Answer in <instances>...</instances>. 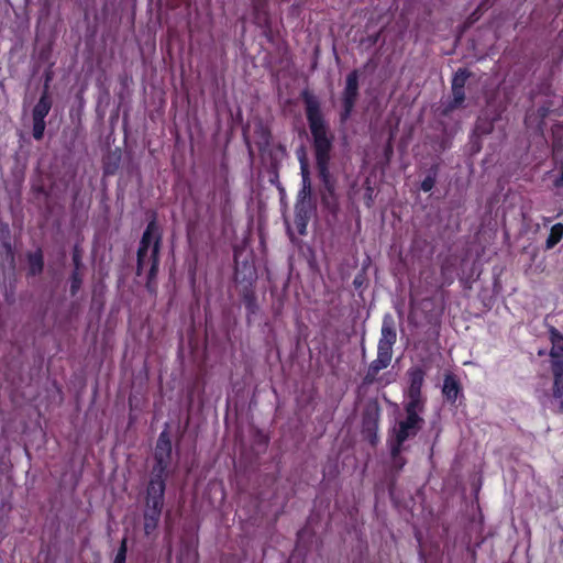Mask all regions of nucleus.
Returning <instances> with one entry per match:
<instances>
[{"mask_svg": "<svg viewBox=\"0 0 563 563\" xmlns=\"http://www.w3.org/2000/svg\"><path fill=\"white\" fill-rule=\"evenodd\" d=\"M51 109V101L46 95H43L33 110V119L42 121L48 114Z\"/></svg>", "mask_w": 563, "mask_h": 563, "instance_id": "9b49d317", "label": "nucleus"}, {"mask_svg": "<svg viewBox=\"0 0 563 563\" xmlns=\"http://www.w3.org/2000/svg\"><path fill=\"white\" fill-rule=\"evenodd\" d=\"M551 362H552V371L554 374V386H553V395L555 398L563 397V336L552 330L551 331Z\"/></svg>", "mask_w": 563, "mask_h": 563, "instance_id": "39448f33", "label": "nucleus"}, {"mask_svg": "<svg viewBox=\"0 0 563 563\" xmlns=\"http://www.w3.org/2000/svg\"><path fill=\"white\" fill-rule=\"evenodd\" d=\"M301 174H302V184H303L302 192L305 195H307L310 191V180H309L308 170L303 164L301 165Z\"/></svg>", "mask_w": 563, "mask_h": 563, "instance_id": "f3484780", "label": "nucleus"}, {"mask_svg": "<svg viewBox=\"0 0 563 563\" xmlns=\"http://www.w3.org/2000/svg\"><path fill=\"white\" fill-rule=\"evenodd\" d=\"M409 387L406 391V404L411 407L423 408V399L421 396V387L424 379V373L419 367H413L408 371Z\"/></svg>", "mask_w": 563, "mask_h": 563, "instance_id": "423d86ee", "label": "nucleus"}, {"mask_svg": "<svg viewBox=\"0 0 563 563\" xmlns=\"http://www.w3.org/2000/svg\"><path fill=\"white\" fill-rule=\"evenodd\" d=\"M159 235L154 223H150L142 236L137 252V268L150 266V274L155 275L158 267Z\"/></svg>", "mask_w": 563, "mask_h": 563, "instance_id": "f03ea898", "label": "nucleus"}, {"mask_svg": "<svg viewBox=\"0 0 563 563\" xmlns=\"http://www.w3.org/2000/svg\"><path fill=\"white\" fill-rule=\"evenodd\" d=\"M563 238V224L556 223L551 228L550 234L547 239V249L554 247Z\"/></svg>", "mask_w": 563, "mask_h": 563, "instance_id": "f8f14e48", "label": "nucleus"}, {"mask_svg": "<svg viewBox=\"0 0 563 563\" xmlns=\"http://www.w3.org/2000/svg\"><path fill=\"white\" fill-rule=\"evenodd\" d=\"M172 453V444L166 431L159 434L155 449L156 466L154 468V476L152 478L161 477L165 482V471L168 464V460Z\"/></svg>", "mask_w": 563, "mask_h": 563, "instance_id": "0eeeda50", "label": "nucleus"}, {"mask_svg": "<svg viewBox=\"0 0 563 563\" xmlns=\"http://www.w3.org/2000/svg\"><path fill=\"white\" fill-rule=\"evenodd\" d=\"M468 75L466 70L460 69L455 73L452 80V88H463Z\"/></svg>", "mask_w": 563, "mask_h": 563, "instance_id": "2eb2a0df", "label": "nucleus"}, {"mask_svg": "<svg viewBox=\"0 0 563 563\" xmlns=\"http://www.w3.org/2000/svg\"><path fill=\"white\" fill-rule=\"evenodd\" d=\"M396 331L391 320L385 319L382 327V336L378 342L382 360L390 361L393 355V345L396 342Z\"/></svg>", "mask_w": 563, "mask_h": 563, "instance_id": "6e6552de", "label": "nucleus"}, {"mask_svg": "<svg viewBox=\"0 0 563 563\" xmlns=\"http://www.w3.org/2000/svg\"><path fill=\"white\" fill-rule=\"evenodd\" d=\"M165 483L158 478H151L146 493V510H145V533H152L158 523L163 500H164Z\"/></svg>", "mask_w": 563, "mask_h": 563, "instance_id": "7ed1b4c3", "label": "nucleus"}, {"mask_svg": "<svg viewBox=\"0 0 563 563\" xmlns=\"http://www.w3.org/2000/svg\"><path fill=\"white\" fill-rule=\"evenodd\" d=\"M357 89L358 76L356 71H352L346 77V85L343 93L344 112L342 114V120H346L350 117L357 96Z\"/></svg>", "mask_w": 563, "mask_h": 563, "instance_id": "1a4fd4ad", "label": "nucleus"}, {"mask_svg": "<svg viewBox=\"0 0 563 563\" xmlns=\"http://www.w3.org/2000/svg\"><path fill=\"white\" fill-rule=\"evenodd\" d=\"M453 99L449 107L450 110L460 107L464 101L463 88H452Z\"/></svg>", "mask_w": 563, "mask_h": 563, "instance_id": "4468645a", "label": "nucleus"}, {"mask_svg": "<svg viewBox=\"0 0 563 563\" xmlns=\"http://www.w3.org/2000/svg\"><path fill=\"white\" fill-rule=\"evenodd\" d=\"M461 391L459 380L456 377L452 374H448L444 377V383L442 387V393L444 397L449 400L454 402L457 399V396Z\"/></svg>", "mask_w": 563, "mask_h": 563, "instance_id": "9d476101", "label": "nucleus"}, {"mask_svg": "<svg viewBox=\"0 0 563 563\" xmlns=\"http://www.w3.org/2000/svg\"><path fill=\"white\" fill-rule=\"evenodd\" d=\"M125 556H126V542H125V540H123L122 544L115 555L114 563H125Z\"/></svg>", "mask_w": 563, "mask_h": 563, "instance_id": "a211bd4d", "label": "nucleus"}, {"mask_svg": "<svg viewBox=\"0 0 563 563\" xmlns=\"http://www.w3.org/2000/svg\"><path fill=\"white\" fill-rule=\"evenodd\" d=\"M434 185V180L431 178V177H427L422 183H421V189L423 191H430L432 189Z\"/></svg>", "mask_w": 563, "mask_h": 563, "instance_id": "aec40b11", "label": "nucleus"}, {"mask_svg": "<svg viewBox=\"0 0 563 563\" xmlns=\"http://www.w3.org/2000/svg\"><path fill=\"white\" fill-rule=\"evenodd\" d=\"M78 286H79L78 280H77L76 278H74V283H73V285H71L73 290L77 289V288H78Z\"/></svg>", "mask_w": 563, "mask_h": 563, "instance_id": "4be33fe9", "label": "nucleus"}, {"mask_svg": "<svg viewBox=\"0 0 563 563\" xmlns=\"http://www.w3.org/2000/svg\"><path fill=\"white\" fill-rule=\"evenodd\" d=\"M33 135L35 139L40 140L43 136L44 130H45V121H38L36 119H33Z\"/></svg>", "mask_w": 563, "mask_h": 563, "instance_id": "dca6fc26", "label": "nucleus"}, {"mask_svg": "<svg viewBox=\"0 0 563 563\" xmlns=\"http://www.w3.org/2000/svg\"><path fill=\"white\" fill-rule=\"evenodd\" d=\"M306 112L310 131L313 136L317 164L320 176L329 190H332L329 183L328 163L330 159L331 139L328 136L325 123L322 119L318 100L308 93L305 96Z\"/></svg>", "mask_w": 563, "mask_h": 563, "instance_id": "f257e3e1", "label": "nucleus"}, {"mask_svg": "<svg viewBox=\"0 0 563 563\" xmlns=\"http://www.w3.org/2000/svg\"><path fill=\"white\" fill-rule=\"evenodd\" d=\"M407 417L398 423L395 428L396 443L391 446L393 455H397L400 452L401 444L410 437H413L421 427L422 418L419 413L423 410L421 407H411L405 405Z\"/></svg>", "mask_w": 563, "mask_h": 563, "instance_id": "20e7f679", "label": "nucleus"}, {"mask_svg": "<svg viewBox=\"0 0 563 563\" xmlns=\"http://www.w3.org/2000/svg\"><path fill=\"white\" fill-rule=\"evenodd\" d=\"M29 265L32 274H37L42 271L43 267V257L40 252H35L30 254L29 256Z\"/></svg>", "mask_w": 563, "mask_h": 563, "instance_id": "ddd939ff", "label": "nucleus"}, {"mask_svg": "<svg viewBox=\"0 0 563 563\" xmlns=\"http://www.w3.org/2000/svg\"><path fill=\"white\" fill-rule=\"evenodd\" d=\"M554 186L555 187H562L563 186V163L560 168V175L554 179Z\"/></svg>", "mask_w": 563, "mask_h": 563, "instance_id": "412c9836", "label": "nucleus"}, {"mask_svg": "<svg viewBox=\"0 0 563 563\" xmlns=\"http://www.w3.org/2000/svg\"><path fill=\"white\" fill-rule=\"evenodd\" d=\"M389 363H390V361L385 362L384 360H382L380 350H378L377 358L374 361V368L376 371H379L382 368L387 367Z\"/></svg>", "mask_w": 563, "mask_h": 563, "instance_id": "6ab92c4d", "label": "nucleus"}]
</instances>
